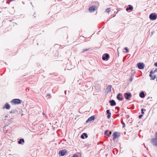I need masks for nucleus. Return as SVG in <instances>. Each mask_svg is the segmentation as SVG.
<instances>
[{
    "label": "nucleus",
    "mask_w": 157,
    "mask_h": 157,
    "mask_svg": "<svg viewBox=\"0 0 157 157\" xmlns=\"http://www.w3.org/2000/svg\"><path fill=\"white\" fill-rule=\"evenodd\" d=\"M149 17L151 20H155L157 18V14L155 13H151L149 15Z\"/></svg>",
    "instance_id": "obj_1"
},
{
    "label": "nucleus",
    "mask_w": 157,
    "mask_h": 157,
    "mask_svg": "<svg viewBox=\"0 0 157 157\" xmlns=\"http://www.w3.org/2000/svg\"><path fill=\"white\" fill-rule=\"evenodd\" d=\"M125 98L127 100L129 99L132 97V95L130 93H125L124 94Z\"/></svg>",
    "instance_id": "obj_2"
},
{
    "label": "nucleus",
    "mask_w": 157,
    "mask_h": 157,
    "mask_svg": "<svg viewBox=\"0 0 157 157\" xmlns=\"http://www.w3.org/2000/svg\"><path fill=\"white\" fill-rule=\"evenodd\" d=\"M67 153V151L64 150H60L59 152V156H63L65 155Z\"/></svg>",
    "instance_id": "obj_3"
},
{
    "label": "nucleus",
    "mask_w": 157,
    "mask_h": 157,
    "mask_svg": "<svg viewBox=\"0 0 157 157\" xmlns=\"http://www.w3.org/2000/svg\"><path fill=\"white\" fill-rule=\"evenodd\" d=\"M151 142L154 146H157V138L156 137L151 139Z\"/></svg>",
    "instance_id": "obj_4"
},
{
    "label": "nucleus",
    "mask_w": 157,
    "mask_h": 157,
    "mask_svg": "<svg viewBox=\"0 0 157 157\" xmlns=\"http://www.w3.org/2000/svg\"><path fill=\"white\" fill-rule=\"evenodd\" d=\"M120 136V133L117 132H114L113 134V139L114 140Z\"/></svg>",
    "instance_id": "obj_5"
},
{
    "label": "nucleus",
    "mask_w": 157,
    "mask_h": 157,
    "mask_svg": "<svg viewBox=\"0 0 157 157\" xmlns=\"http://www.w3.org/2000/svg\"><path fill=\"white\" fill-rule=\"evenodd\" d=\"M11 102L14 104H19L21 102V100L19 99H14L12 100Z\"/></svg>",
    "instance_id": "obj_6"
},
{
    "label": "nucleus",
    "mask_w": 157,
    "mask_h": 157,
    "mask_svg": "<svg viewBox=\"0 0 157 157\" xmlns=\"http://www.w3.org/2000/svg\"><path fill=\"white\" fill-rule=\"evenodd\" d=\"M138 68L140 69H142L144 68V65L143 63H138L137 64Z\"/></svg>",
    "instance_id": "obj_7"
},
{
    "label": "nucleus",
    "mask_w": 157,
    "mask_h": 157,
    "mask_svg": "<svg viewBox=\"0 0 157 157\" xmlns=\"http://www.w3.org/2000/svg\"><path fill=\"white\" fill-rule=\"evenodd\" d=\"M109 57V55L107 53L104 54L102 56V59L103 60H107Z\"/></svg>",
    "instance_id": "obj_8"
},
{
    "label": "nucleus",
    "mask_w": 157,
    "mask_h": 157,
    "mask_svg": "<svg viewBox=\"0 0 157 157\" xmlns=\"http://www.w3.org/2000/svg\"><path fill=\"white\" fill-rule=\"evenodd\" d=\"M117 98L118 100L120 101H122L123 99L122 94L120 93H118L117 94Z\"/></svg>",
    "instance_id": "obj_9"
},
{
    "label": "nucleus",
    "mask_w": 157,
    "mask_h": 157,
    "mask_svg": "<svg viewBox=\"0 0 157 157\" xmlns=\"http://www.w3.org/2000/svg\"><path fill=\"white\" fill-rule=\"evenodd\" d=\"M95 117L94 116H92L86 120V122L88 123L89 121H93L95 119Z\"/></svg>",
    "instance_id": "obj_10"
},
{
    "label": "nucleus",
    "mask_w": 157,
    "mask_h": 157,
    "mask_svg": "<svg viewBox=\"0 0 157 157\" xmlns=\"http://www.w3.org/2000/svg\"><path fill=\"white\" fill-rule=\"evenodd\" d=\"M96 9V7L95 6H93L90 7L89 9V10L90 12H94Z\"/></svg>",
    "instance_id": "obj_11"
},
{
    "label": "nucleus",
    "mask_w": 157,
    "mask_h": 157,
    "mask_svg": "<svg viewBox=\"0 0 157 157\" xmlns=\"http://www.w3.org/2000/svg\"><path fill=\"white\" fill-rule=\"evenodd\" d=\"M109 102L110 103V105L111 106H115L116 104L115 101L113 100H110Z\"/></svg>",
    "instance_id": "obj_12"
},
{
    "label": "nucleus",
    "mask_w": 157,
    "mask_h": 157,
    "mask_svg": "<svg viewBox=\"0 0 157 157\" xmlns=\"http://www.w3.org/2000/svg\"><path fill=\"white\" fill-rule=\"evenodd\" d=\"M133 7L131 5H129L128 6V7L126 8V10L127 11H128V10H130L131 11L133 10Z\"/></svg>",
    "instance_id": "obj_13"
},
{
    "label": "nucleus",
    "mask_w": 157,
    "mask_h": 157,
    "mask_svg": "<svg viewBox=\"0 0 157 157\" xmlns=\"http://www.w3.org/2000/svg\"><path fill=\"white\" fill-rule=\"evenodd\" d=\"M94 87L97 91H99L100 90V86L98 84H95V86H94Z\"/></svg>",
    "instance_id": "obj_14"
},
{
    "label": "nucleus",
    "mask_w": 157,
    "mask_h": 157,
    "mask_svg": "<svg viewBox=\"0 0 157 157\" xmlns=\"http://www.w3.org/2000/svg\"><path fill=\"white\" fill-rule=\"evenodd\" d=\"M3 108H5L6 109H9L10 108V105L8 103H6L5 105Z\"/></svg>",
    "instance_id": "obj_15"
},
{
    "label": "nucleus",
    "mask_w": 157,
    "mask_h": 157,
    "mask_svg": "<svg viewBox=\"0 0 157 157\" xmlns=\"http://www.w3.org/2000/svg\"><path fill=\"white\" fill-rule=\"evenodd\" d=\"M106 113L108 114V115L107 116V118L108 119H109L111 115V113L109 111V110H106Z\"/></svg>",
    "instance_id": "obj_16"
},
{
    "label": "nucleus",
    "mask_w": 157,
    "mask_h": 157,
    "mask_svg": "<svg viewBox=\"0 0 157 157\" xmlns=\"http://www.w3.org/2000/svg\"><path fill=\"white\" fill-rule=\"evenodd\" d=\"M139 96L141 98H144L145 97V95L144 92H140L139 94Z\"/></svg>",
    "instance_id": "obj_17"
},
{
    "label": "nucleus",
    "mask_w": 157,
    "mask_h": 157,
    "mask_svg": "<svg viewBox=\"0 0 157 157\" xmlns=\"http://www.w3.org/2000/svg\"><path fill=\"white\" fill-rule=\"evenodd\" d=\"M84 136L86 138H87L88 137L87 134L85 133H83L81 136V138L82 139H84Z\"/></svg>",
    "instance_id": "obj_18"
},
{
    "label": "nucleus",
    "mask_w": 157,
    "mask_h": 157,
    "mask_svg": "<svg viewBox=\"0 0 157 157\" xmlns=\"http://www.w3.org/2000/svg\"><path fill=\"white\" fill-rule=\"evenodd\" d=\"M25 142L24 140L23 139H20L18 141V143L19 144H21L22 143H24Z\"/></svg>",
    "instance_id": "obj_19"
},
{
    "label": "nucleus",
    "mask_w": 157,
    "mask_h": 157,
    "mask_svg": "<svg viewBox=\"0 0 157 157\" xmlns=\"http://www.w3.org/2000/svg\"><path fill=\"white\" fill-rule=\"evenodd\" d=\"M89 50V49H83L82 52H81L80 53V54H82L83 53H84L85 52H87V51H88Z\"/></svg>",
    "instance_id": "obj_20"
},
{
    "label": "nucleus",
    "mask_w": 157,
    "mask_h": 157,
    "mask_svg": "<svg viewBox=\"0 0 157 157\" xmlns=\"http://www.w3.org/2000/svg\"><path fill=\"white\" fill-rule=\"evenodd\" d=\"M110 11L111 10L110 8H107L105 10V12L108 13H109Z\"/></svg>",
    "instance_id": "obj_21"
},
{
    "label": "nucleus",
    "mask_w": 157,
    "mask_h": 157,
    "mask_svg": "<svg viewBox=\"0 0 157 157\" xmlns=\"http://www.w3.org/2000/svg\"><path fill=\"white\" fill-rule=\"evenodd\" d=\"M151 77V80H154L156 78L155 75H152L151 77Z\"/></svg>",
    "instance_id": "obj_22"
},
{
    "label": "nucleus",
    "mask_w": 157,
    "mask_h": 157,
    "mask_svg": "<svg viewBox=\"0 0 157 157\" xmlns=\"http://www.w3.org/2000/svg\"><path fill=\"white\" fill-rule=\"evenodd\" d=\"M146 110V109H141V114H142V115H143L144 114V111H145Z\"/></svg>",
    "instance_id": "obj_23"
},
{
    "label": "nucleus",
    "mask_w": 157,
    "mask_h": 157,
    "mask_svg": "<svg viewBox=\"0 0 157 157\" xmlns=\"http://www.w3.org/2000/svg\"><path fill=\"white\" fill-rule=\"evenodd\" d=\"M133 75H132L130 76V82H131L133 80Z\"/></svg>",
    "instance_id": "obj_24"
},
{
    "label": "nucleus",
    "mask_w": 157,
    "mask_h": 157,
    "mask_svg": "<svg viewBox=\"0 0 157 157\" xmlns=\"http://www.w3.org/2000/svg\"><path fill=\"white\" fill-rule=\"evenodd\" d=\"M153 73V71H151L150 72L149 76L150 77H151L152 76V74Z\"/></svg>",
    "instance_id": "obj_25"
},
{
    "label": "nucleus",
    "mask_w": 157,
    "mask_h": 157,
    "mask_svg": "<svg viewBox=\"0 0 157 157\" xmlns=\"http://www.w3.org/2000/svg\"><path fill=\"white\" fill-rule=\"evenodd\" d=\"M124 49L126 50V52L127 53H128L129 51L128 50V48L127 47H125L124 48Z\"/></svg>",
    "instance_id": "obj_26"
},
{
    "label": "nucleus",
    "mask_w": 157,
    "mask_h": 157,
    "mask_svg": "<svg viewBox=\"0 0 157 157\" xmlns=\"http://www.w3.org/2000/svg\"><path fill=\"white\" fill-rule=\"evenodd\" d=\"M111 133H112L111 132V131L110 132H109V133H108V134H107V136L108 137H109L110 135L111 134Z\"/></svg>",
    "instance_id": "obj_27"
},
{
    "label": "nucleus",
    "mask_w": 157,
    "mask_h": 157,
    "mask_svg": "<svg viewBox=\"0 0 157 157\" xmlns=\"http://www.w3.org/2000/svg\"><path fill=\"white\" fill-rule=\"evenodd\" d=\"M15 111L14 110H12L10 112V113H14Z\"/></svg>",
    "instance_id": "obj_28"
},
{
    "label": "nucleus",
    "mask_w": 157,
    "mask_h": 157,
    "mask_svg": "<svg viewBox=\"0 0 157 157\" xmlns=\"http://www.w3.org/2000/svg\"><path fill=\"white\" fill-rule=\"evenodd\" d=\"M143 116V115L140 114V115L138 116V118H141Z\"/></svg>",
    "instance_id": "obj_29"
},
{
    "label": "nucleus",
    "mask_w": 157,
    "mask_h": 157,
    "mask_svg": "<svg viewBox=\"0 0 157 157\" xmlns=\"http://www.w3.org/2000/svg\"><path fill=\"white\" fill-rule=\"evenodd\" d=\"M72 157H78V156L76 154H74L73 155Z\"/></svg>",
    "instance_id": "obj_30"
},
{
    "label": "nucleus",
    "mask_w": 157,
    "mask_h": 157,
    "mask_svg": "<svg viewBox=\"0 0 157 157\" xmlns=\"http://www.w3.org/2000/svg\"><path fill=\"white\" fill-rule=\"evenodd\" d=\"M108 131L107 130H106L104 132V134L107 136V134H108L107 132Z\"/></svg>",
    "instance_id": "obj_31"
},
{
    "label": "nucleus",
    "mask_w": 157,
    "mask_h": 157,
    "mask_svg": "<svg viewBox=\"0 0 157 157\" xmlns=\"http://www.w3.org/2000/svg\"><path fill=\"white\" fill-rule=\"evenodd\" d=\"M108 87L110 91L111 90V86H109Z\"/></svg>",
    "instance_id": "obj_32"
},
{
    "label": "nucleus",
    "mask_w": 157,
    "mask_h": 157,
    "mask_svg": "<svg viewBox=\"0 0 157 157\" xmlns=\"http://www.w3.org/2000/svg\"><path fill=\"white\" fill-rule=\"evenodd\" d=\"M153 71V73H155V72H157V68H156Z\"/></svg>",
    "instance_id": "obj_33"
},
{
    "label": "nucleus",
    "mask_w": 157,
    "mask_h": 157,
    "mask_svg": "<svg viewBox=\"0 0 157 157\" xmlns=\"http://www.w3.org/2000/svg\"><path fill=\"white\" fill-rule=\"evenodd\" d=\"M122 124H123V127H124L125 126V123L123 122H122Z\"/></svg>",
    "instance_id": "obj_34"
},
{
    "label": "nucleus",
    "mask_w": 157,
    "mask_h": 157,
    "mask_svg": "<svg viewBox=\"0 0 157 157\" xmlns=\"http://www.w3.org/2000/svg\"><path fill=\"white\" fill-rule=\"evenodd\" d=\"M116 109H117L118 110V111H119V107H116Z\"/></svg>",
    "instance_id": "obj_35"
},
{
    "label": "nucleus",
    "mask_w": 157,
    "mask_h": 157,
    "mask_svg": "<svg viewBox=\"0 0 157 157\" xmlns=\"http://www.w3.org/2000/svg\"><path fill=\"white\" fill-rule=\"evenodd\" d=\"M155 67H157V62L155 63Z\"/></svg>",
    "instance_id": "obj_36"
},
{
    "label": "nucleus",
    "mask_w": 157,
    "mask_h": 157,
    "mask_svg": "<svg viewBox=\"0 0 157 157\" xmlns=\"http://www.w3.org/2000/svg\"><path fill=\"white\" fill-rule=\"evenodd\" d=\"M155 136L157 138V132L155 133Z\"/></svg>",
    "instance_id": "obj_37"
},
{
    "label": "nucleus",
    "mask_w": 157,
    "mask_h": 157,
    "mask_svg": "<svg viewBox=\"0 0 157 157\" xmlns=\"http://www.w3.org/2000/svg\"><path fill=\"white\" fill-rule=\"evenodd\" d=\"M66 90H65V94H66Z\"/></svg>",
    "instance_id": "obj_38"
},
{
    "label": "nucleus",
    "mask_w": 157,
    "mask_h": 157,
    "mask_svg": "<svg viewBox=\"0 0 157 157\" xmlns=\"http://www.w3.org/2000/svg\"><path fill=\"white\" fill-rule=\"evenodd\" d=\"M8 117V116H6L5 117Z\"/></svg>",
    "instance_id": "obj_39"
},
{
    "label": "nucleus",
    "mask_w": 157,
    "mask_h": 157,
    "mask_svg": "<svg viewBox=\"0 0 157 157\" xmlns=\"http://www.w3.org/2000/svg\"><path fill=\"white\" fill-rule=\"evenodd\" d=\"M47 95L48 96H50V94H47Z\"/></svg>",
    "instance_id": "obj_40"
},
{
    "label": "nucleus",
    "mask_w": 157,
    "mask_h": 157,
    "mask_svg": "<svg viewBox=\"0 0 157 157\" xmlns=\"http://www.w3.org/2000/svg\"><path fill=\"white\" fill-rule=\"evenodd\" d=\"M132 157H136V156H132Z\"/></svg>",
    "instance_id": "obj_41"
},
{
    "label": "nucleus",
    "mask_w": 157,
    "mask_h": 157,
    "mask_svg": "<svg viewBox=\"0 0 157 157\" xmlns=\"http://www.w3.org/2000/svg\"><path fill=\"white\" fill-rule=\"evenodd\" d=\"M31 4H32V6H33V5L32 4V3H31Z\"/></svg>",
    "instance_id": "obj_42"
},
{
    "label": "nucleus",
    "mask_w": 157,
    "mask_h": 157,
    "mask_svg": "<svg viewBox=\"0 0 157 157\" xmlns=\"http://www.w3.org/2000/svg\"><path fill=\"white\" fill-rule=\"evenodd\" d=\"M116 15V14H115V15L114 16H113V17H115V16Z\"/></svg>",
    "instance_id": "obj_43"
},
{
    "label": "nucleus",
    "mask_w": 157,
    "mask_h": 157,
    "mask_svg": "<svg viewBox=\"0 0 157 157\" xmlns=\"http://www.w3.org/2000/svg\"><path fill=\"white\" fill-rule=\"evenodd\" d=\"M151 34H153V32H151Z\"/></svg>",
    "instance_id": "obj_44"
}]
</instances>
